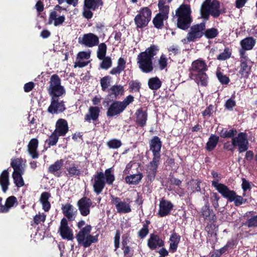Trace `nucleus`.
Returning a JSON list of instances; mask_svg holds the SVG:
<instances>
[{
    "mask_svg": "<svg viewBox=\"0 0 257 257\" xmlns=\"http://www.w3.org/2000/svg\"><path fill=\"white\" fill-rule=\"evenodd\" d=\"M143 177V174L138 173L136 174L130 175L125 178V182L128 184H138Z\"/></svg>",
    "mask_w": 257,
    "mask_h": 257,
    "instance_id": "35",
    "label": "nucleus"
},
{
    "mask_svg": "<svg viewBox=\"0 0 257 257\" xmlns=\"http://www.w3.org/2000/svg\"><path fill=\"white\" fill-rule=\"evenodd\" d=\"M77 206L80 214L86 216L90 213V208L92 205V201L86 197H82L77 202Z\"/></svg>",
    "mask_w": 257,
    "mask_h": 257,
    "instance_id": "15",
    "label": "nucleus"
},
{
    "mask_svg": "<svg viewBox=\"0 0 257 257\" xmlns=\"http://www.w3.org/2000/svg\"><path fill=\"white\" fill-rule=\"evenodd\" d=\"M159 65L161 70L164 69L167 65V59L165 55H162L159 60Z\"/></svg>",
    "mask_w": 257,
    "mask_h": 257,
    "instance_id": "61",
    "label": "nucleus"
},
{
    "mask_svg": "<svg viewBox=\"0 0 257 257\" xmlns=\"http://www.w3.org/2000/svg\"><path fill=\"white\" fill-rule=\"evenodd\" d=\"M124 109L119 101H115L112 103L107 109L106 112L108 117H112L121 113Z\"/></svg>",
    "mask_w": 257,
    "mask_h": 257,
    "instance_id": "18",
    "label": "nucleus"
},
{
    "mask_svg": "<svg viewBox=\"0 0 257 257\" xmlns=\"http://www.w3.org/2000/svg\"><path fill=\"white\" fill-rule=\"evenodd\" d=\"M246 225L249 227L257 226V215L248 220L246 222Z\"/></svg>",
    "mask_w": 257,
    "mask_h": 257,
    "instance_id": "62",
    "label": "nucleus"
},
{
    "mask_svg": "<svg viewBox=\"0 0 257 257\" xmlns=\"http://www.w3.org/2000/svg\"><path fill=\"white\" fill-rule=\"evenodd\" d=\"M159 51L158 47L151 46L145 52L139 54L137 62L139 68L144 73H149L153 71V59Z\"/></svg>",
    "mask_w": 257,
    "mask_h": 257,
    "instance_id": "2",
    "label": "nucleus"
},
{
    "mask_svg": "<svg viewBox=\"0 0 257 257\" xmlns=\"http://www.w3.org/2000/svg\"><path fill=\"white\" fill-rule=\"evenodd\" d=\"M180 236L177 233H173L170 238V249L174 252L176 250L180 241Z\"/></svg>",
    "mask_w": 257,
    "mask_h": 257,
    "instance_id": "38",
    "label": "nucleus"
},
{
    "mask_svg": "<svg viewBox=\"0 0 257 257\" xmlns=\"http://www.w3.org/2000/svg\"><path fill=\"white\" fill-rule=\"evenodd\" d=\"M167 19H165L164 16H161V14H157L153 20L154 26L157 29H161L164 25V21Z\"/></svg>",
    "mask_w": 257,
    "mask_h": 257,
    "instance_id": "44",
    "label": "nucleus"
},
{
    "mask_svg": "<svg viewBox=\"0 0 257 257\" xmlns=\"http://www.w3.org/2000/svg\"><path fill=\"white\" fill-rule=\"evenodd\" d=\"M201 215L205 220L209 222H214L216 220V216L214 212L209 209L207 204H206L202 208Z\"/></svg>",
    "mask_w": 257,
    "mask_h": 257,
    "instance_id": "28",
    "label": "nucleus"
},
{
    "mask_svg": "<svg viewBox=\"0 0 257 257\" xmlns=\"http://www.w3.org/2000/svg\"><path fill=\"white\" fill-rule=\"evenodd\" d=\"M172 204L167 200H162L160 203L159 214L160 216H165L168 215L173 208Z\"/></svg>",
    "mask_w": 257,
    "mask_h": 257,
    "instance_id": "26",
    "label": "nucleus"
},
{
    "mask_svg": "<svg viewBox=\"0 0 257 257\" xmlns=\"http://www.w3.org/2000/svg\"><path fill=\"white\" fill-rule=\"evenodd\" d=\"M49 197L50 194L48 192H43L41 195L40 202L45 211H48L50 208V204L48 201Z\"/></svg>",
    "mask_w": 257,
    "mask_h": 257,
    "instance_id": "37",
    "label": "nucleus"
},
{
    "mask_svg": "<svg viewBox=\"0 0 257 257\" xmlns=\"http://www.w3.org/2000/svg\"><path fill=\"white\" fill-rule=\"evenodd\" d=\"M24 173L18 172V173H13L12 178L14 181V182L16 186L18 187H21L24 186L25 183L22 177V175Z\"/></svg>",
    "mask_w": 257,
    "mask_h": 257,
    "instance_id": "41",
    "label": "nucleus"
},
{
    "mask_svg": "<svg viewBox=\"0 0 257 257\" xmlns=\"http://www.w3.org/2000/svg\"><path fill=\"white\" fill-rule=\"evenodd\" d=\"M152 11L148 7L140 9L138 14L135 18V23L138 28L146 27L151 19Z\"/></svg>",
    "mask_w": 257,
    "mask_h": 257,
    "instance_id": "9",
    "label": "nucleus"
},
{
    "mask_svg": "<svg viewBox=\"0 0 257 257\" xmlns=\"http://www.w3.org/2000/svg\"><path fill=\"white\" fill-rule=\"evenodd\" d=\"M114 176L110 168L105 170L104 174L102 172H98L95 175L93 187L94 192L97 194L100 193L106 183L111 185L114 181Z\"/></svg>",
    "mask_w": 257,
    "mask_h": 257,
    "instance_id": "3",
    "label": "nucleus"
},
{
    "mask_svg": "<svg viewBox=\"0 0 257 257\" xmlns=\"http://www.w3.org/2000/svg\"><path fill=\"white\" fill-rule=\"evenodd\" d=\"M102 5V2L100 0H85L84 6L88 9H91L95 10L98 8L99 6Z\"/></svg>",
    "mask_w": 257,
    "mask_h": 257,
    "instance_id": "42",
    "label": "nucleus"
},
{
    "mask_svg": "<svg viewBox=\"0 0 257 257\" xmlns=\"http://www.w3.org/2000/svg\"><path fill=\"white\" fill-rule=\"evenodd\" d=\"M25 166L21 159L17 158L12 160L11 166L14 169L13 173H24Z\"/></svg>",
    "mask_w": 257,
    "mask_h": 257,
    "instance_id": "32",
    "label": "nucleus"
},
{
    "mask_svg": "<svg viewBox=\"0 0 257 257\" xmlns=\"http://www.w3.org/2000/svg\"><path fill=\"white\" fill-rule=\"evenodd\" d=\"M219 140V137L212 135L207 143L206 149L209 151L213 150L216 147Z\"/></svg>",
    "mask_w": 257,
    "mask_h": 257,
    "instance_id": "43",
    "label": "nucleus"
},
{
    "mask_svg": "<svg viewBox=\"0 0 257 257\" xmlns=\"http://www.w3.org/2000/svg\"><path fill=\"white\" fill-rule=\"evenodd\" d=\"M122 200L120 198L111 196V202L113 204L119 213H127L131 211V207L130 204V201Z\"/></svg>",
    "mask_w": 257,
    "mask_h": 257,
    "instance_id": "11",
    "label": "nucleus"
},
{
    "mask_svg": "<svg viewBox=\"0 0 257 257\" xmlns=\"http://www.w3.org/2000/svg\"><path fill=\"white\" fill-rule=\"evenodd\" d=\"M100 109L96 106H91L88 109V112L85 114L84 119L90 122L91 120L95 121L97 119L99 115Z\"/></svg>",
    "mask_w": 257,
    "mask_h": 257,
    "instance_id": "27",
    "label": "nucleus"
},
{
    "mask_svg": "<svg viewBox=\"0 0 257 257\" xmlns=\"http://www.w3.org/2000/svg\"><path fill=\"white\" fill-rule=\"evenodd\" d=\"M205 29V24L204 23H201L192 26L186 37L188 42L194 41L197 39L200 38L204 34V31Z\"/></svg>",
    "mask_w": 257,
    "mask_h": 257,
    "instance_id": "10",
    "label": "nucleus"
},
{
    "mask_svg": "<svg viewBox=\"0 0 257 257\" xmlns=\"http://www.w3.org/2000/svg\"><path fill=\"white\" fill-rule=\"evenodd\" d=\"M252 62L250 60H240L239 74L241 77L247 78L250 73Z\"/></svg>",
    "mask_w": 257,
    "mask_h": 257,
    "instance_id": "22",
    "label": "nucleus"
},
{
    "mask_svg": "<svg viewBox=\"0 0 257 257\" xmlns=\"http://www.w3.org/2000/svg\"><path fill=\"white\" fill-rule=\"evenodd\" d=\"M110 90L111 91V94L114 95L116 97L123 94V87L120 85H115L112 86Z\"/></svg>",
    "mask_w": 257,
    "mask_h": 257,
    "instance_id": "46",
    "label": "nucleus"
},
{
    "mask_svg": "<svg viewBox=\"0 0 257 257\" xmlns=\"http://www.w3.org/2000/svg\"><path fill=\"white\" fill-rule=\"evenodd\" d=\"M78 43L88 47H92L98 44V37L93 33L84 34L78 38Z\"/></svg>",
    "mask_w": 257,
    "mask_h": 257,
    "instance_id": "13",
    "label": "nucleus"
},
{
    "mask_svg": "<svg viewBox=\"0 0 257 257\" xmlns=\"http://www.w3.org/2000/svg\"><path fill=\"white\" fill-rule=\"evenodd\" d=\"M162 143L159 137H154L150 142V150L153 154V156L160 157V152Z\"/></svg>",
    "mask_w": 257,
    "mask_h": 257,
    "instance_id": "21",
    "label": "nucleus"
},
{
    "mask_svg": "<svg viewBox=\"0 0 257 257\" xmlns=\"http://www.w3.org/2000/svg\"><path fill=\"white\" fill-rule=\"evenodd\" d=\"M88 61H85L84 59L77 57L74 64V67L82 68L86 66L88 64Z\"/></svg>",
    "mask_w": 257,
    "mask_h": 257,
    "instance_id": "58",
    "label": "nucleus"
},
{
    "mask_svg": "<svg viewBox=\"0 0 257 257\" xmlns=\"http://www.w3.org/2000/svg\"><path fill=\"white\" fill-rule=\"evenodd\" d=\"M207 70L206 62L201 59L192 62L190 69V77L198 84L206 86L208 83V77L205 73Z\"/></svg>",
    "mask_w": 257,
    "mask_h": 257,
    "instance_id": "1",
    "label": "nucleus"
},
{
    "mask_svg": "<svg viewBox=\"0 0 257 257\" xmlns=\"http://www.w3.org/2000/svg\"><path fill=\"white\" fill-rule=\"evenodd\" d=\"M62 211L63 214L69 220H74L77 214V210L72 205L66 203L62 206Z\"/></svg>",
    "mask_w": 257,
    "mask_h": 257,
    "instance_id": "20",
    "label": "nucleus"
},
{
    "mask_svg": "<svg viewBox=\"0 0 257 257\" xmlns=\"http://www.w3.org/2000/svg\"><path fill=\"white\" fill-rule=\"evenodd\" d=\"M164 241L158 235L151 234L148 240V245L151 249H155L157 247L164 245Z\"/></svg>",
    "mask_w": 257,
    "mask_h": 257,
    "instance_id": "23",
    "label": "nucleus"
},
{
    "mask_svg": "<svg viewBox=\"0 0 257 257\" xmlns=\"http://www.w3.org/2000/svg\"><path fill=\"white\" fill-rule=\"evenodd\" d=\"M106 144L110 149H117L121 147L122 143L119 140L111 139L107 142Z\"/></svg>",
    "mask_w": 257,
    "mask_h": 257,
    "instance_id": "49",
    "label": "nucleus"
},
{
    "mask_svg": "<svg viewBox=\"0 0 257 257\" xmlns=\"http://www.w3.org/2000/svg\"><path fill=\"white\" fill-rule=\"evenodd\" d=\"M236 133V130L223 128L221 130L220 134V136L224 138H232Z\"/></svg>",
    "mask_w": 257,
    "mask_h": 257,
    "instance_id": "47",
    "label": "nucleus"
},
{
    "mask_svg": "<svg viewBox=\"0 0 257 257\" xmlns=\"http://www.w3.org/2000/svg\"><path fill=\"white\" fill-rule=\"evenodd\" d=\"M221 13L220 3L216 0H205L201 5L200 14L203 19L208 20L210 15L217 18Z\"/></svg>",
    "mask_w": 257,
    "mask_h": 257,
    "instance_id": "4",
    "label": "nucleus"
},
{
    "mask_svg": "<svg viewBox=\"0 0 257 257\" xmlns=\"http://www.w3.org/2000/svg\"><path fill=\"white\" fill-rule=\"evenodd\" d=\"M106 52V45L102 43L99 45L97 51V57L99 59H102L105 57Z\"/></svg>",
    "mask_w": 257,
    "mask_h": 257,
    "instance_id": "50",
    "label": "nucleus"
},
{
    "mask_svg": "<svg viewBox=\"0 0 257 257\" xmlns=\"http://www.w3.org/2000/svg\"><path fill=\"white\" fill-rule=\"evenodd\" d=\"M16 202L17 199L13 196L8 198L6 200L5 205L1 206V212H8L10 208L13 207Z\"/></svg>",
    "mask_w": 257,
    "mask_h": 257,
    "instance_id": "40",
    "label": "nucleus"
},
{
    "mask_svg": "<svg viewBox=\"0 0 257 257\" xmlns=\"http://www.w3.org/2000/svg\"><path fill=\"white\" fill-rule=\"evenodd\" d=\"M63 164V161L62 160H58L49 167L48 171L50 173L59 177L60 175L59 171Z\"/></svg>",
    "mask_w": 257,
    "mask_h": 257,
    "instance_id": "34",
    "label": "nucleus"
},
{
    "mask_svg": "<svg viewBox=\"0 0 257 257\" xmlns=\"http://www.w3.org/2000/svg\"><path fill=\"white\" fill-rule=\"evenodd\" d=\"M68 131V126L66 120L61 118L59 119L56 123V128L54 131L60 136H65Z\"/></svg>",
    "mask_w": 257,
    "mask_h": 257,
    "instance_id": "24",
    "label": "nucleus"
},
{
    "mask_svg": "<svg viewBox=\"0 0 257 257\" xmlns=\"http://www.w3.org/2000/svg\"><path fill=\"white\" fill-rule=\"evenodd\" d=\"M91 226L87 225L81 229L76 236V239L79 244L86 248L98 241V234L91 235L90 231Z\"/></svg>",
    "mask_w": 257,
    "mask_h": 257,
    "instance_id": "6",
    "label": "nucleus"
},
{
    "mask_svg": "<svg viewBox=\"0 0 257 257\" xmlns=\"http://www.w3.org/2000/svg\"><path fill=\"white\" fill-rule=\"evenodd\" d=\"M90 52L82 51L78 53L77 57L84 60H88L90 58Z\"/></svg>",
    "mask_w": 257,
    "mask_h": 257,
    "instance_id": "64",
    "label": "nucleus"
},
{
    "mask_svg": "<svg viewBox=\"0 0 257 257\" xmlns=\"http://www.w3.org/2000/svg\"><path fill=\"white\" fill-rule=\"evenodd\" d=\"M166 0H160L158 3V8L159 13L158 14H161V16H164L165 19L168 18V14L169 13V7L165 5ZM168 3H170L172 0H167Z\"/></svg>",
    "mask_w": 257,
    "mask_h": 257,
    "instance_id": "31",
    "label": "nucleus"
},
{
    "mask_svg": "<svg viewBox=\"0 0 257 257\" xmlns=\"http://www.w3.org/2000/svg\"><path fill=\"white\" fill-rule=\"evenodd\" d=\"M216 75L220 82L223 84H226L229 82V79L226 75L220 72H217Z\"/></svg>",
    "mask_w": 257,
    "mask_h": 257,
    "instance_id": "54",
    "label": "nucleus"
},
{
    "mask_svg": "<svg viewBox=\"0 0 257 257\" xmlns=\"http://www.w3.org/2000/svg\"><path fill=\"white\" fill-rule=\"evenodd\" d=\"M148 226L144 225L143 227L139 232V235L141 238H143L148 234Z\"/></svg>",
    "mask_w": 257,
    "mask_h": 257,
    "instance_id": "63",
    "label": "nucleus"
},
{
    "mask_svg": "<svg viewBox=\"0 0 257 257\" xmlns=\"http://www.w3.org/2000/svg\"><path fill=\"white\" fill-rule=\"evenodd\" d=\"M111 78L109 76H104L100 80V85L103 91H105L110 85Z\"/></svg>",
    "mask_w": 257,
    "mask_h": 257,
    "instance_id": "48",
    "label": "nucleus"
},
{
    "mask_svg": "<svg viewBox=\"0 0 257 257\" xmlns=\"http://www.w3.org/2000/svg\"><path fill=\"white\" fill-rule=\"evenodd\" d=\"M9 185V173L8 170H5L0 175V185L4 192L8 190Z\"/></svg>",
    "mask_w": 257,
    "mask_h": 257,
    "instance_id": "29",
    "label": "nucleus"
},
{
    "mask_svg": "<svg viewBox=\"0 0 257 257\" xmlns=\"http://www.w3.org/2000/svg\"><path fill=\"white\" fill-rule=\"evenodd\" d=\"M38 146V141L36 139H32L28 146V150L29 155L33 159L38 157L37 148Z\"/></svg>",
    "mask_w": 257,
    "mask_h": 257,
    "instance_id": "30",
    "label": "nucleus"
},
{
    "mask_svg": "<svg viewBox=\"0 0 257 257\" xmlns=\"http://www.w3.org/2000/svg\"><path fill=\"white\" fill-rule=\"evenodd\" d=\"M129 86L132 91H138L140 89L141 84L138 81L133 80L129 83Z\"/></svg>",
    "mask_w": 257,
    "mask_h": 257,
    "instance_id": "56",
    "label": "nucleus"
},
{
    "mask_svg": "<svg viewBox=\"0 0 257 257\" xmlns=\"http://www.w3.org/2000/svg\"><path fill=\"white\" fill-rule=\"evenodd\" d=\"M59 136V135H58L57 133H55V132H54L52 133V134L50 136L49 138L46 140V142L48 143L49 146L55 145L58 142Z\"/></svg>",
    "mask_w": 257,
    "mask_h": 257,
    "instance_id": "52",
    "label": "nucleus"
},
{
    "mask_svg": "<svg viewBox=\"0 0 257 257\" xmlns=\"http://www.w3.org/2000/svg\"><path fill=\"white\" fill-rule=\"evenodd\" d=\"M59 97H51V104L48 108L49 112L52 114L58 113L65 109L63 101L60 100Z\"/></svg>",
    "mask_w": 257,
    "mask_h": 257,
    "instance_id": "14",
    "label": "nucleus"
},
{
    "mask_svg": "<svg viewBox=\"0 0 257 257\" xmlns=\"http://www.w3.org/2000/svg\"><path fill=\"white\" fill-rule=\"evenodd\" d=\"M214 180L212 181V186L220 193L222 194L227 188V186L223 184L219 183V181L221 180V176L220 174L215 172H212Z\"/></svg>",
    "mask_w": 257,
    "mask_h": 257,
    "instance_id": "25",
    "label": "nucleus"
},
{
    "mask_svg": "<svg viewBox=\"0 0 257 257\" xmlns=\"http://www.w3.org/2000/svg\"><path fill=\"white\" fill-rule=\"evenodd\" d=\"M234 147H237L239 153H242L248 149V140L245 133H240L237 136L232 138Z\"/></svg>",
    "mask_w": 257,
    "mask_h": 257,
    "instance_id": "12",
    "label": "nucleus"
},
{
    "mask_svg": "<svg viewBox=\"0 0 257 257\" xmlns=\"http://www.w3.org/2000/svg\"><path fill=\"white\" fill-rule=\"evenodd\" d=\"M125 61L123 58H120L118 60L117 66L113 68L110 71V73L112 75L119 74L125 68Z\"/></svg>",
    "mask_w": 257,
    "mask_h": 257,
    "instance_id": "39",
    "label": "nucleus"
},
{
    "mask_svg": "<svg viewBox=\"0 0 257 257\" xmlns=\"http://www.w3.org/2000/svg\"><path fill=\"white\" fill-rule=\"evenodd\" d=\"M46 219V215L44 213L37 214L34 218V222L37 224L44 222Z\"/></svg>",
    "mask_w": 257,
    "mask_h": 257,
    "instance_id": "59",
    "label": "nucleus"
},
{
    "mask_svg": "<svg viewBox=\"0 0 257 257\" xmlns=\"http://www.w3.org/2000/svg\"><path fill=\"white\" fill-rule=\"evenodd\" d=\"M204 34L208 39H212L217 36L218 34V30L215 28H211L204 30Z\"/></svg>",
    "mask_w": 257,
    "mask_h": 257,
    "instance_id": "51",
    "label": "nucleus"
},
{
    "mask_svg": "<svg viewBox=\"0 0 257 257\" xmlns=\"http://www.w3.org/2000/svg\"><path fill=\"white\" fill-rule=\"evenodd\" d=\"M191 9L187 5H181L176 11V15L177 17V27L182 30L188 29L192 22L191 17Z\"/></svg>",
    "mask_w": 257,
    "mask_h": 257,
    "instance_id": "5",
    "label": "nucleus"
},
{
    "mask_svg": "<svg viewBox=\"0 0 257 257\" xmlns=\"http://www.w3.org/2000/svg\"><path fill=\"white\" fill-rule=\"evenodd\" d=\"M136 114L137 115V122L141 126L144 125L147 119V113L146 111H143L142 109H138Z\"/></svg>",
    "mask_w": 257,
    "mask_h": 257,
    "instance_id": "36",
    "label": "nucleus"
},
{
    "mask_svg": "<svg viewBox=\"0 0 257 257\" xmlns=\"http://www.w3.org/2000/svg\"><path fill=\"white\" fill-rule=\"evenodd\" d=\"M134 101V97L131 95L127 96L122 101H120V103L125 109L127 105Z\"/></svg>",
    "mask_w": 257,
    "mask_h": 257,
    "instance_id": "60",
    "label": "nucleus"
},
{
    "mask_svg": "<svg viewBox=\"0 0 257 257\" xmlns=\"http://www.w3.org/2000/svg\"><path fill=\"white\" fill-rule=\"evenodd\" d=\"M66 12V9L62 8L59 5L56 6L54 10L50 13L48 23L52 24L55 27L62 25L66 19L64 14Z\"/></svg>",
    "mask_w": 257,
    "mask_h": 257,
    "instance_id": "7",
    "label": "nucleus"
},
{
    "mask_svg": "<svg viewBox=\"0 0 257 257\" xmlns=\"http://www.w3.org/2000/svg\"><path fill=\"white\" fill-rule=\"evenodd\" d=\"M48 90L51 97H60L65 94V89L61 85L60 79L57 75L51 76Z\"/></svg>",
    "mask_w": 257,
    "mask_h": 257,
    "instance_id": "8",
    "label": "nucleus"
},
{
    "mask_svg": "<svg viewBox=\"0 0 257 257\" xmlns=\"http://www.w3.org/2000/svg\"><path fill=\"white\" fill-rule=\"evenodd\" d=\"M221 194L224 197L228 198L229 201H234L236 206H239L245 202V200L241 196L236 195L234 191L229 190L228 188Z\"/></svg>",
    "mask_w": 257,
    "mask_h": 257,
    "instance_id": "17",
    "label": "nucleus"
},
{
    "mask_svg": "<svg viewBox=\"0 0 257 257\" xmlns=\"http://www.w3.org/2000/svg\"><path fill=\"white\" fill-rule=\"evenodd\" d=\"M68 172V175L70 176H78L80 173V171L77 167L74 166L70 167L67 169Z\"/></svg>",
    "mask_w": 257,
    "mask_h": 257,
    "instance_id": "57",
    "label": "nucleus"
},
{
    "mask_svg": "<svg viewBox=\"0 0 257 257\" xmlns=\"http://www.w3.org/2000/svg\"><path fill=\"white\" fill-rule=\"evenodd\" d=\"M160 157L153 156V160L147 166V171L150 180L155 178L156 171L160 164Z\"/></svg>",
    "mask_w": 257,
    "mask_h": 257,
    "instance_id": "19",
    "label": "nucleus"
},
{
    "mask_svg": "<svg viewBox=\"0 0 257 257\" xmlns=\"http://www.w3.org/2000/svg\"><path fill=\"white\" fill-rule=\"evenodd\" d=\"M102 60V61L100 66L102 69H107L111 67L112 65V62L110 57H104Z\"/></svg>",
    "mask_w": 257,
    "mask_h": 257,
    "instance_id": "53",
    "label": "nucleus"
},
{
    "mask_svg": "<svg viewBox=\"0 0 257 257\" xmlns=\"http://www.w3.org/2000/svg\"><path fill=\"white\" fill-rule=\"evenodd\" d=\"M61 237L64 239L72 240L74 238L72 230L68 226L65 218L62 219L59 230Z\"/></svg>",
    "mask_w": 257,
    "mask_h": 257,
    "instance_id": "16",
    "label": "nucleus"
},
{
    "mask_svg": "<svg viewBox=\"0 0 257 257\" xmlns=\"http://www.w3.org/2000/svg\"><path fill=\"white\" fill-rule=\"evenodd\" d=\"M231 52L229 49L226 48L223 52L217 56V59L219 60H225L230 57Z\"/></svg>",
    "mask_w": 257,
    "mask_h": 257,
    "instance_id": "55",
    "label": "nucleus"
},
{
    "mask_svg": "<svg viewBox=\"0 0 257 257\" xmlns=\"http://www.w3.org/2000/svg\"><path fill=\"white\" fill-rule=\"evenodd\" d=\"M148 85L150 89L156 90L161 87V82L158 78L154 77L149 79Z\"/></svg>",
    "mask_w": 257,
    "mask_h": 257,
    "instance_id": "45",
    "label": "nucleus"
},
{
    "mask_svg": "<svg viewBox=\"0 0 257 257\" xmlns=\"http://www.w3.org/2000/svg\"><path fill=\"white\" fill-rule=\"evenodd\" d=\"M256 43V40L253 37H249L242 40L240 44L241 48L246 50H251Z\"/></svg>",
    "mask_w": 257,
    "mask_h": 257,
    "instance_id": "33",
    "label": "nucleus"
}]
</instances>
